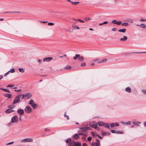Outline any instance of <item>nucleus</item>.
<instances>
[{
	"label": "nucleus",
	"instance_id": "nucleus-36",
	"mask_svg": "<svg viewBox=\"0 0 146 146\" xmlns=\"http://www.w3.org/2000/svg\"><path fill=\"white\" fill-rule=\"evenodd\" d=\"M121 25L122 26H125V27H127V26H128V24L127 23H123L121 24Z\"/></svg>",
	"mask_w": 146,
	"mask_h": 146
},
{
	"label": "nucleus",
	"instance_id": "nucleus-1",
	"mask_svg": "<svg viewBox=\"0 0 146 146\" xmlns=\"http://www.w3.org/2000/svg\"><path fill=\"white\" fill-rule=\"evenodd\" d=\"M90 128H80V130L78 131V135H84L86 136V133L88 129Z\"/></svg>",
	"mask_w": 146,
	"mask_h": 146
},
{
	"label": "nucleus",
	"instance_id": "nucleus-29",
	"mask_svg": "<svg viewBox=\"0 0 146 146\" xmlns=\"http://www.w3.org/2000/svg\"><path fill=\"white\" fill-rule=\"evenodd\" d=\"M20 12L19 11H16V12H5L3 13H19Z\"/></svg>",
	"mask_w": 146,
	"mask_h": 146
},
{
	"label": "nucleus",
	"instance_id": "nucleus-15",
	"mask_svg": "<svg viewBox=\"0 0 146 146\" xmlns=\"http://www.w3.org/2000/svg\"><path fill=\"white\" fill-rule=\"evenodd\" d=\"M14 111H15L13 109L9 108L5 111V112L6 113H11L12 112Z\"/></svg>",
	"mask_w": 146,
	"mask_h": 146
},
{
	"label": "nucleus",
	"instance_id": "nucleus-39",
	"mask_svg": "<svg viewBox=\"0 0 146 146\" xmlns=\"http://www.w3.org/2000/svg\"><path fill=\"white\" fill-rule=\"evenodd\" d=\"M73 27L75 29H79V27L77 26H73Z\"/></svg>",
	"mask_w": 146,
	"mask_h": 146
},
{
	"label": "nucleus",
	"instance_id": "nucleus-13",
	"mask_svg": "<svg viewBox=\"0 0 146 146\" xmlns=\"http://www.w3.org/2000/svg\"><path fill=\"white\" fill-rule=\"evenodd\" d=\"M17 113L19 114L20 115H23L24 113L23 110L21 109H19L17 110Z\"/></svg>",
	"mask_w": 146,
	"mask_h": 146
},
{
	"label": "nucleus",
	"instance_id": "nucleus-24",
	"mask_svg": "<svg viewBox=\"0 0 146 146\" xmlns=\"http://www.w3.org/2000/svg\"><path fill=\"white\" fill-rule=\"evenodd\" d=\"M74 146H81V143L78 142H74Z\"/></svg>",
	"mask_w": 146,
	"mask_h": 146
},
{
	"label": "nucleus",
	"instance_id": "nucleus-18",
	"mask_svg": "<svg viewBox=\"0 0 146 146\" xmlns=\"http://www.w3.org/2000/svg\"><path fill=\"white\" fill-rule=\"evenodd\" d=\"M111 132L112 133H116L117 134H122L123 133V132L120 131H116L115 130H111Z\"/></svg>",
	"mask_w": 146,
	"mask_h": 146
},
{
	"label": "nucleus",
	"instance_id": "nucleus-9",
	"mask_svg": "<svg viewBox=\"0 0 146 146\" xmlns=\"http://www.w3.org/2000/svg\"><path fill=\"white\" fill-rule=\"evenodd\" d=\"M100 142L98 139H96L95 142L92 143V146H100Z\"/></svg>",
	"mask_w": 146,
	"mask_h": 146
},
{
	"label": "nucleus",
	"instance_id": "nucleus-56",
	"mask_svg": "<svg viewBox=\"0 0 146 146\" xmlns=\"http://www.w3.org/2000/svg\"><path fill=\"white\" fill-rule=\"evenodd\" d=\"M40 22L41 23H47V21H40Z\"/></svg>",
	"mask_w": 146,
	"mask_h": 146
},
{
	"label": "nucleus",
	"instance_id": "nucleus-32",
	"mask_svg": "<svg viewBox=\"0 0 146 146\" xmlns=\"http://www.w3.org/2000/svg\"><path fill=\"white\" fill-rule=\"evenodd\" d=\"M8 107L9 108L12 109L15 108V106L14 105H9L8 106Z\"/></svg>",
	"mask_w": 146,
	"mask_h": 146
},
{
	"label": "nucleus",
	"instance_id": "nucleus-38",
	"mask_svg": "<svg viewBox=\"0 0 146 146\" xmlns=\"http://www.w3.org/2000/svg\"><path fill=\"white\" fill-rule=\"evenodd\" d=\"M110 126L111 127H113L115 126V123H112L110 124Z\"/></svg>",
	"mask_w": 146,
	"mask_h": 146
},
{
	"label": "nucleus",
	"instance_id": "nucleus-31",
	"mask_svg": "<svg viewBox=\"0 0 146 146\" xmlns=\"http://www.w3.org/2000/svg\"><path fill=\"white\" fill-rule=\"evenodd\" d=\"M9 72H10L11 73H13L15 72V70L14 68H12L10 69V70L9 71Z\"/></svg>",
	"mask_w": 146,
	"mask_h": 146
},
{
	"label": "nucleus",
	"instance_id": "nucleus-51",
	"mask_svg": "<svg viewBox=\"0 0 146 146\" xmlns=\"http://www.w3.org/2000/svg\"><path fill=\"white\" fill-rule=\"evenodd\" d=\"M119 125V123H115V127H118Z\"/></svg>",
	"mask_w": 146,
	"mask_h": 146
},
{
	"label": "nucleus",
	"instance_id": "nucleus-62",
	"mask_svg": "<svg viewBox=\"0 0 146 146\" xmlns=\"http://www.w3.org/2000/svg\"><path fill=\"white\" fill-rule=\"evenodd\" d=\"M108 23V21H104L103 23V25L107 24Z\"/></svg>",
	"mask_w": 146,
	"mask_h": 146
},
{
	"label": "nucleus",
	"instance_id": "nucleus-33",
	"mask_svg": "<svg viewBox=\"0 0 146 146\" xmlns=\"http://www.w3.org/2000/svg\"><path fill=\"white\" fill-rule=\"evenodd\" d=\"M66 111L64 113V116L65 117H66L67 119V120H68L69 119V117L68 115H66Z\"/></svg>",
	"mask_w": 146,
	"mask_h": 146
},
{
	"label": "nucleus",
	"instance_id": "nucleus-25",
	"mask_svg": "<svg viewBox=\"0 0 146 146\" xmlns=\"http://www.w3.org/2000/svg\"><path fill=\"white\" fill-rule=\"evenodd\" d=\"M0 89L2 90H4L5 92H8V93H10V91L8 89H5L3 88H0Z\"/></svg>",
	"mask_w": 146,
	"mask_h": 146
},
{
	"label": "nucleus",
	"instance_id": "nucleus-17",
	"mask_svg": "<svg viewBox=\"0 0 146 146\" xmlns=\"http://www.w3.org/2000/svg\"><path fill=\"white\" fill-rule=\"evenodd\" d=\"M52 57H48L45 58H44L43 59V61L44 62H45V61H49L50 60H52Z\"/></svg>",
	"mask_w": 146,
	"mask_h": 146
},
{
	"label": "nucleus",
	"instance_id": "nucleus-6",
	"mask_svg": "<svg viewBox=\"0 0 146 146\" xmlns=\"http://www.w3.org/2000/svg\"><path fill=\"white\" fill-rule=\"evenodd\" d=\"M29 104L34 109H35L37 107V106L35 104L32 99H31L29 102Z\"/></svg>",
	"mask_w": 146,
	"mask_h": 146
},
{
	"label": "nucleus",
	"instance_id": "nucleus-42",
	"mask_svg": "<svg viewBox=\"0 0 146 146\" xmlns=\"http://www.w3.org/2000/svg\"><path fill=\"white\" fill-rule=\"evenodd\" d=\"M74 20H77L78 21H79L81 23H84V21L83 20H82L80 19H74Z\"/></svg>",
	"mask_w": 146,
	"mask_h": 146
},
{
	"label": "nucleus",
	"instance_id": "nucleus-11",
	"mask_svg": "<svg viewBox=\"0 0 146 146\" xmlns=\"http://www.w3.org/2000/svg\"><path fill=\"white\" fill-rule=\"evenodd\" d=\"M18 116L17 115H15L12 118L11 120L12 123H16L18 121Z\"/></svg>",
	"mask_w": 146,
	"mask_h": 146
},
{
	"label": "nucleus",
	"instance_id": "nucleus-63",
	"mask_svg": "<svg viewBox=\"0 0 146 146\" xmlns=\"http://www.w3.org/2000/svg\"><path fill=\"white\" fill-rule=\"evenodd\" d=\"M38 62L39 63H41V62H42V61L41 60H40V59H39L38 60Z\"/></svg>",
	"mask_w": 146,
	"mask_h": 146
},
{
	"label": "nucleus",
	"instance_id": "nucleus-58",
	"mask_svg": "<svg viewBox=\"0 0 146 146\" xmlns=\"http://www.w3.org/2000/svg\"><path fill=\"white\" fill-rule=\"evenodd\" d=\"M9 71L8 72H7L6 73H5V75H4L5 76L6 75H8L9 74Z\"/></svg>",
	"mask_w": 146,
	"mask_h": 146
},
{
	"label": "nucleus",
	"instance_id": "nucleus-12",
	"mask_svg": "<svg viewBox=\"0 0 146 146\" xmlns=\"http://www.w3.org/2000/svg\"><path fill=\"white\" fill-rule=\"evenodd\" d=\"M132 123L133 125H134L135 126L139 127V124L141 123V122H140L136 121L134 120L132 121Z\"/></svg>",
	"mask_w": 146,
	"mask_h": 146
},
{
	"label": "nucleus",
	"instance_id": "nucleus-30",
	"mask_svg": "<svg viewBox=\"0 0 146 146\" xmlns=\"http://www.w3.org/2000/svg\"><path fill=\"white\" fill-rule=\"evenodd\" d=\"M74 138L76 139H78L79 138V137L77 133H76L74 135Z\"/></svg>",
	"mask_w": 146,
	"mask_h": 146
},
{
	"label": "nucleus",
	"instance_id": "nucleus-16",
	"mask_svg": "<svg viewBox=\"0 0 146 146\" xmlns=\"http://www.w3.org/2000/svg\"><path fill=\"white\" fill-rule=\"evenodd\" d=\"M127 39V37L124 36H123V38H120V40L122 42H124Z\"/></svg>",
	"mask_w": 146,
	"mask_h": 146
},
{
	"label": "nucleus",
	"instance_id": "nucleus-59",
	"mask_svg": "<svg viewBox=\"0 0 146 146\" xmlns=\"http://www.w3.org/2000/svg\"><path fill=\"white\" fill-rule=\"evenodd\" d=\"M49 131V129H48V128H45V129H44V131Z\"/></svg>",
	"mask_w": 146,
	"mask_h": 146
},
{
	"label": "nucleus",
	"instance_id": "nucleus-47",
	"mask_svg": "<svg viewBox=\"0 0 146 146\" xmlns=\"http://www.w3.org/2000/svg\"><path fill=\"white\" fill-rule=\"evenodd\" d=\"M91 134L92 136L93 137L96 134L94 132H91Z\"/></svg>",
	"mask_w": 146,
	"mask_h": 146
},
{
	"label": "nucleus",
	"instance_id": "nucleus-53",
	"mask_svg": "<svg viewBox=\"0 0 146 146\" xmlns=\"http://www.w3.org/2000/svg\"><path fill=\"white\" fill-rule=\"evenodd\" d=\"M14 91L15 92H19L21 91V89H19V90H15Z\"/></svg>",
	"mask_w": 146,
	"mask_h": 146
},
{
	"label": "nucleus",
	"instance_id": "nucleus-57",
	"mask_svg": "<svg viewBox=\"0 0 146 146\" xmlns=\"http://www.w3.org/2000/svg\"><path fill=\"white\" fill-rule=\"evenodd\" d=\"M97 136L100 139H102L103 138V137H101V136L99 135H97Z\"/></svg>",
	"mask_w": 146,
	"mask_h": 146
},
{
	"label": "nucleus",
	"instance_id": "nucleus-61",
	"mask_svg": "<svg viewBox=\"0 0 146 146\" xmlns=\"http://www.w3.org/2000/svg\"><path fill=\"white\" fill-rule=\"evenodd\" d=\"M82 146H88L86 143H84L82 145Z\"/></svg>",
	"mask_w": 146,
	"mask_h": 146
},
{
	"label": "nucleus",
	"instance_id": "nucleus-41",
	"mask_svg": "<svg viewBox=\"0 0 146 146\" xmlns=\"http://www.w3.org/2000/svg\"><path fill=\"white\" fill-rule=\"evenodd\" d=\"M134 53H136L137 54H145L146 53V52H134Z\"/></svg>",
	"mask_w": 146,
	"mask_h": 146
},
{
	"label": "nucleus",
	"instance_id": "nucleus-26",
	"mask_svg": "<svg viewBox=\"0 0 146 146\" xmlns=\"http://www.w3.org/2000/svg\"><path fill=\"white\" fill-rule=\"evenodd\" d=\"M107 60V59H106L105 58L102 60L100 61L99 62H98V63H101L103 62H106Z\"/></svg>",
	"mask_w": 146,
	"mask_h": 146
},
{
	"label": "nucleus",
	"instance_id": "nucleus-4",
	"mask_svg": "<svg viewBox=\"0 0 146 146\" xmlns=\"http://www.w3.org/2000/svg\"><path fill=\"white\" fill-rule=\"evenodd\" d=\"M73 58L74 60H76L78 58V61L81 62H82L84 60L83 57L81 56L80 55L78 54H76L75 56Z\"/></svg>",
	"mask_w": 146,
	"mask_h": 146
},
{
	"label": "nucleus",
	"instance_id": "nucleus-46",
	"mask_svg": "<svg viewBox=\"0 0 146 146\" xmlns=\"http://www.w3.org/2000/svg\"><path fill=\"white\" fill-rule=\"evenodd\" d=\"M14 143V141H13L12 142L9 143H8L6 144V145H10L13 144Z\"/></svg>",
	"mask_w": 146,
	"mask_h": 146
},
{
	"label": "nucleus",
	"instance_id": "nucleus-10",
	"mask_svg": "<svg viewBox=\"0 0 146 146\" xmlns=\"http://www.w3.org/2000/svg\"><path fill=\"white\" fill-rule=\"evenodd\" d=\"M33 140L31 138H26L24 139H22L21 141V142L23 143L26 142H32L33 141Z\"/></svg>",
	"mask_w": 146,
	"mask_h": 146
},
{
	"label": "nucleus",
	"instance_id": "nucleus-3",
	"mask_svg": "<svg viewBox=\"0 0 146 146\" xmlns=\"http://www.w3.org/2000/svg\"><path fill=\"white\" fill-rule=\"evenodd\" d=\"M21 96L22 97L21 99H24L25 100L29 99L32 96V94L30 93H27L25 94H21Z\"/></svg>",
	"mask_w": 146,
	"mask_h": 146
},
{
	"label": "nucleus",
	"instance_id": "nucleus-14",
	"mask_svg": "<svg viewBox=\"0 0 146 146\" xmlns=\"http://www.w3.org/2000/svg\"><path fill=\"white\" fill-rule=\"evenodd\" d=\"M121 123L126 125H130L131 124V123L130 121H128L126 122H124L123 121H121L120 122Z\"/></svg>",
	"mask_w": 146,
	"mask_h": 146
},
{
	"label": "nucleus",
	"instance_id": "nucleus-21",
	"mask_svg": "<svg viewBox=\"0 0 146 146\" xmlns=\"http://www.w3.org/2000/svg\"><path fill=\"white\" fill-rule=\"evenodd\" d=\"M125 90L129 93H130L131 91V89L129 87H127L126 88H125Z\"/></svg>",
	"mask_w": 146,
	"mask_h": 146
},
{
	"label": "nucleus",
	"instance_id": "nucleus-23",
	"mask_svg": "<svg viewBox=\"0 0 146 146\" xmlns=\"http://www.w3.org/2000/svg\"><path fill=\"white\" fill-rule=\"evenodd\" d=\"M5 96L6 97L11 98L12 95L10 94L6 93L5 94Z\"/></svg>",
	"mask_w": 146,
	"mask_h": 146
},
{
	"label": "nucleus",
	"instance_id": "nucleus-55",
	"mask_svg": "<svg viewBox=\"0 0 146 146\" xmlns=\"http://www.w3.org/2000/svg\"><path fill=\"white\" fill-rule=\"evenodd\" d=\"M111 22H112V23H114V24H116V20H113V21H112Z\"/></svg>",
	"mask_w": 146,
	"mask_h": 146
},
{
	"label": "nucleus",
	"instance_id": "nucleus-7",
	"mask_svg": "<svg viewBox=\"0 0 146 146\" xmlns=\"http://www.w3.org/2000/svg\"><path fill=\"white\" fill-rule=\"evenodd\" d=\"M25 112L27 113H30L33 111L32 109L29 106H27L24 109Z\"/></svg>",
	"mask_w": 146,
	"mask_h": 146
},
{
	"label": "nucleus",
	"instance_id": "nucleus-22",
	"mask_svg": "<svg viewBox=\"0 0 146 146\" xmlns=\"http://www.w3.org/2000/svg\"><path fill=\"white\" fill-rule=\"evenodd\" d=\"M101 134L103 135L104 136H106V135H108L110 134V133L109 132H102Z\"/></svg>",
	"mask_w": 146,
	"mask_h": 146
},
{
	"label": "nucleus",
	"instance_id": "nucleus-2",
	"mask_svg": "<svg viewBox=\"0 0 146 146\" xmlns=\"http://www.w3.org/2000/svg\"><path fill=\"white\" fill-rule=\"evenodd\" d=\"M21 96V94H19L16 96L13 100V104H15L17 103L20 102V97Z\"/></svg>",
	"mask_w": 146,
	"mask_h": 146
},
{
	"label": "nucleus",
	"instance_id": "nucleus-35",
	"mask_svg": "<svg viewBox=\"0 0 146 146\" xmlns=\"http://www.w3.org/2000/svg\"><path fill=\"white\" fill-rule=\"evenodd\" d=\"M71 139L68 138L66 140V142L67 143H69L70 141H71Z\"/></svg>",
	"mask_w": 146,
	"mask_h": 146
},
{
	"label": "nucleus",
	"instance_id": "nucleus-45",
	"mask_svg": "<svg viewBox=\"0 0 146 146\" xmlns=\"http://www.w3.org/2000/svg\"><path fill=\"white\" fill-rule=\"evenodd\" d=\"M86 65V63L85 62H82L81 63V66H85Z\"/></svg>",
	"mask_w": 146,
	"mask_h": 146
},
{
	"label": "nucleus",
	"instance_id": "nucleus-37",
	"mask_svg": "<svg viewBox=\"0 0 146 146\" xmlns=\"http://www.w3.org/2000/svg\"><path fill=\"white\" fill-rule=\"evenodd\" d=\"M71 66H70L67 65L65 68V69H70L71 68Z\"/></svg>",
	"mask_w": 146,
	"mask_h": 146
},
{
	"label": "nucleus",
	"instance_id": "nucleus-44",
	"mask_svg": "<svg viewBox=\"0 0 146 146\" xmlns=\"http://www.w3.org/2000/svg\"><path fill=\"white\" fill-rule=\"evenodd\" d=\"M121 21H117L116 22V24L117 25H119L121 24Z\"/></svg>",
	"mask_w": 146,
	"mask_h": 146
},
{
	"label": "nucleus",
	"instance_id": "nucleus-27",
	"mask_svg": "<svg viewBox=\"0 0 146 146\" xmlns=\"http://www.w3.org/2000/svg\"><path fill=\"white\" fill-rule=\"evenodd\" d=\"M126 31V29H119L118 31L120 32H122L123 33H125Z\"/></svg>",
	"mask_w": 146,
	"mask_h": 146
},
{
	"label": "nucleus",
	"instance_id": "nucleus-28",
	"mask_svg": "<svg viewBox=\"0 0 146 146\" xmlns=\"http://www.w3.org/2000/svg\"><path fill=\"white\" fill-rule=\"evenodd\" d=\"M18 70L19 71L23 73L24 72V68H19Z\"/></svg>",
	"mask_w": 146,
	"mask_h": 146
},
{
	"label": "nucleus",
	"instance_id": "nucleus-40",
	"mask_svg": "<svg viewBox=\"0 0 146 146\" xmlns=\"http://www.w3.org/2000/svg\"><path fill=\"white\" fill-rule=\"evenodd\" d=\"M14 86V84H9L7 86V87H13Z\"/></svg>",
	"mask_w": 146,
	"mask_h": 146
},
{
	"label": "nucleus",
	"instance_id": "nucleus-48",
	"mask_svg": "<svg viewBox=\"0 0 146 146\" xmlns=\"http://www.w3.org/2000/svg\"><path fill=\"white\" fill-rule=\"evenodd\" d=\"M117 30V29L116 28H114L112 29L111 30L112 31H116Z\"/></svg>",
	"mask_w": 146,
	"mask_h": 146
},
{
	"label": "nucleus",
	"instance_id": "nucleus-8",
	"mask_svg": "<svg viewBox=\"0 0 146 146\" xmlns=\"http://www.w3.org/2000/svg\"><path fill=\"white\" fill-rule=\"evenodd\" d=\"M89 125L92 128H98L97 123L95 121H93L90 123Z\"/></svg>",
	"mask_w": 146,
	"mask_h": 146
},
{
	"label": "nucleus",
	"instance_id": "nucleus-52",
	"mask_svg": "<svg viewBox=\"0 0 146 146\" xmlns=\"http://www.w3.org/2000/svg\"><path fill=\"white\" fill-rule=\"evenodd\" d=\"M141 91L142 92L146 94V90H142Z\"/></svg>",
	"mask_w": 146,
	"mask_h": 146
},
{
	"label": "nucleus",
	"instance_id": "nucleus-19",
	"mask_svg": "<svg viewBox=\"0 0 146 146\" xmlns=\"http://www.w3.org/2000/svg\"><path fill=\"white\" fill-rule=\"evenodd\" d=\"M74 146V141H70L68 144V146Z\"/></svg>",
	"mask_w": 146,
	"mask_h": 146
},
{
	"label": "nucleus",
	"instance_id": "nucleus-49",
	"mask_svg": "<svg viewBox=\"0 0 146 146\" xmlns=\"http://www.w3.org/2000/svg\"><path fill=\"white\" fill-rule=\"evenodd\" d=\"M84 20L86 21H87L88 20H90V19L89 18H85Z\"/></svg>",
	"mask_w": 146,
	"mask_h": 146
},
{
	"label": "nucleus",
	"instance_id": "nucleus-34",
	"mask_svg": "<svg viewBox=\"0 0 146 146\" xmlns=\"http://www.w3.org/2000/svg\"><path fill=\"white\" fill-rule=\"evenodd\" d=\"M71 3H72L74 5H76V3H79V2H73V1H71Z\"/></svg>",
	"mask_w": 146,
	"mask_h": 146
},
{
	"label": "nucleus",
	"instance_id": "nucleus-5",
	"mask_svg": "<svg viewBox=\"0 0 146 146\" xmlns=\"http://www.w3.org/2000/svg\"><path fill=\"white\" fill-rule=\"evenodd\" d=\"M98 125L100 127L103 126L105 128H110L109 125L107 123H104L102 121L98 122Z\"/></svg>",
	"mask_w": 146,
	"mask_h": 146
},
{
	"label": "nucleus",
	"instance_id": "nucleus-60",
	"mask_svg": "<svg viewBox=\"0 0 146 146\" xmlns=\"http://www.w3.org/2000/svg\"><path fill=\"white\" fill-rule=\"evenodd\" d=\"M143 125L144 127H146V121H145L143 123Z\"/></svg>",
	"mask_w": 146,
	"mask_h": 146
},
{
	"label": "nucleus",
	"instance_id": "nucleus-64",
	"mask_svg": "<svg viewBox=\"0 0 146 146\" xmlns=\"http://www.w3.org/2000/svg\"><path fill=\"white\" fill-rule=\"evenodd\" d=\"M19 120L21 121L22 120V117L21 116H20L19 118Z\"/></svg>",
	"mask_w": 146,
	"mask_h": 146
},
{
	"label": "nucleus",
	"instance_id": "nucleus-20",
	"mask_svg": "<svg viewBox=\"0 0 146 146\" xmlns=\"http://www.w3.org/2000/svg\"><path fill=\"white\" fill-rule=\"evenodd\" d=\"M136 26H140L143 28H145L146 27V25L144 24H141L140 25L137 24Z\"/></svg>",
	"mask_w": 146,
	"mask_h": 146
},
{
	"label": "nucleus",
	"instance_id": "nucleus-43",
	"mask_svg": "<svg viewBox=\"0 0 146 146\" xmlns=\"http://www.w3.org/2000/svg\"><path fill=\"white\" fill-rule=\"evenodd\" d=\"M48 25L49 26H53L54 25V23H52L49 22L48 23Z\"/></svg>",
	"mask_w": 146,
	"mask_h": 146
},
{
	"label": "nucleus",
	"instance_id": "nucleus-50",
	"mask_svg": "<svg viewBox=\"0 0 146 146\" xmlns=\"http://www.w3.org/2000/svg\"><path fill=\"white\" fill-rule=\"evenodd\" d=\"M92 139V137H89L88 138V141H90Z\"/></svg>",
	"mask_w": 146,
	"mask_h": 146
},
{
	"label": "nucleus",
	"instance_id": "nucleus-54",
	"mask_svg": "<svg viewBox=\"0 0 146 146\" xmlns=\"http://www.w3.org/2000/svg\"><path fill=\"white\" fill-rule=\"evenodd\" d=\"M139 21L143 22L144 21H146V20L143 19H141L140 20H139Z\"/></svg>",
	"mask_w": 146,
	"mask_h": 146
}]
</instances>
